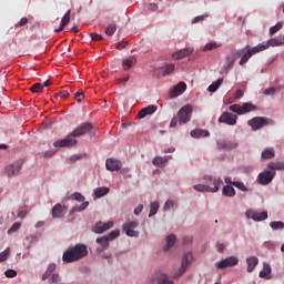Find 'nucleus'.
<instances>
[{
  "mask_svg": "<svg viewBox=\"0 0 284 284\" xmlns=\"http://www.w3.org/2000/svg\"><path fill=\"white\" fill-rule=\"evenodd\" d=\"M88 256V246L83 244H77L73 247H70L62 255L63 263H74L75 261H81Z\"/></svg>",
  "mask_w": 284,
  "mask_h": 284,
  "instance_id": "obj_1",
  "label": "nucleus"
},
{
  "mask_svg": "<svg viewBox=\"0 0 284 284\" xmlns=\"http://www.w3.org/2000/svg\"><path fill=\"white\" fill-rule=\"evenodd\" d=\"M192 110L193 109L190 104L182 106L178 112V116L172 118L170 128H176V125H185V123H190L192 119Z\"/></svg>",
  "mask_w": 284,
  "mask_h": 284,
  "instance_id": "obj_2",
  "label": "nucleus"
},
{
  "mask_svg": "<svg viewBox=\"0 0 284 284\" xmlns=\"http://www.w3.org/2000/svg\"><path fill=\"white\" fill-rule=\"evenodd\" d=\"M263 50H267V45L257 44L256 47H253L250 49V45H246L244 49H242V58L239 62L240 65H245L254 54H258V52H263Z\"/></svg>",
  "mask_w": 284,
  "mask_h": 284,
  "instance_id": "obj_3",
  "label": "nucleus"
},
{
  "mask_svg": "<svg viewBox=\"0 0 284 284\" xmlns=\"http://www.w3.org/2000/svg\"><path fill=\"white\" fill-rule=\"evenodd\" d=\"M54 270H57V264H49L45 273L42 275V281L49 278L50 284L59 283L61 277L57 273L53 274Z\"/></svg>",
  "mask_w": 284,
  "mask_h": 284,
  "instance_id": "obj_4",
  "label": "nucleus"
},
{
  "mask_svg": "<svg viewBox=\"0 0 284 284\" xmlns=\"http://www.w3.org/2000/svg\"><path fill=\"white\" fill-rule=\"evenodd\" d=\"M92 130H93L92 123L84 122V123H81L80 125H78L71 132V136H73V139H77L79 136H83V134H88V132H92Z\"/></svg>",
  "mask_w": 284,
  "mask_h": 284,
  "instance_id": "obj_5",
  "label": "nucleus"
},
{
  "mask_svg": "<svg viewBox=\"0 0 284 284\" xmlns=\"http://www.w3.org/2000/svg\"><path fill=\"white\" fill-rule=\"evenodd\" d=\"M192 263V253H185L182 257L180 270L173 275V278H181L187 271V266Z\"/></svg>",
  "mask_w": 284,
  "mask_h": 284,
  "instance_id": "obj_6",
  "label": "nucleus"
},
{
  "mask_svg": "<svg viewBox=\"0 0 284 284\" xmlns=\"http://www.w3.org/2000/svg\"><path fill=\"white\" fill-rule=\"evenodd\" d=\"M23 168V160H18L12 164H9L6 166L4 172L7 176L12 178L17 176L21 172V169Z\"/></svg>",
  "mask_w": 284,
  "mask_h": 284,
  "instance_id": "obj_7",
  "label": "nucleus"
},
{
  "mask_svg": "<svg viewBox=\"0 0 284 284\" xmlns=\"http://www.w3.org/2000/svg\"><path fill=\"white\" fill-rule=\"evenodd\" d=\"M206 181V185L207 187L211 189V193H216L219 191V187L221 185H223V179L221 178H216V176H212V175H207L204 178Z\"/></svg>",
  "mask_w": 284,
  "mask_h": 284,
  "instance_id": "obj_8",
  "label": "nucleus"
},
{
  "mask_svg": "<svg viewBox=\"0 0 284 284\" xmlns=\"http://www.w3.org/2000/svg\"><path fill=\"white\" fill-rule=\"evenodd\" d=\"M72 138V133H70L65 139L55 141L53 145L54 148H73V145H77L79 141Z\"/></svg>",
  "mask_w": 284,
  "mask_h": 284,
  "instance_id": "obj_9",
  "label": "nucleus"
},
{
  "mask_svg": "<svg viewBox=\"0 0 284 284\" xmlns=\"http://www.w3.org/2000/svg\"><path fill=\"white\" fill-rule=\"evenodd\" d=\"M274 176H276V171H264L258 174V181L261 185H270L274 181Z\"/></svg>",
  "mask_w": 284,
  "mask_h": 284,
  "instance_id": "obj_10",
  "label": "nucleus"
},
{
  "mask_svg": "<svg viewBox=\"0 0 284 284\" xmlns=\"http://www.w3.org/2000/svg\"><path fill=\"white\" fill-rule=\"evenodd\" d=\"M234 265H239V258L235 256H230L221 262L216 263L217 270H225L226 267H234Z\"/></svg>",
  "mask_w": 284,
  "mask_h": 284,
  "instance_id": "obj_11",
  "label": "nucleus"
},
{
  "mask_svg": "<svg viewBox=\"0 0 284 284\" xmlns=\"http://www.w3.org/2000/svg\"><path fill=\"white\" fill-rule=\"evenodd\" d=\"M105 168L109 172H119L123 168V163L120 160L109 158L105 161Z\"/></svg>",
  "mask_w": 284,
  "mask_h": 284,
  "instance_id": "obj_12",
  "label": "nucleus"
},
{
  "mask_svg": "<svg viewBox=\"0 0 284 284\" xmlns=\"http://www.w3.org/2000/svg\"><path fill=\"white\" fill-rule=\"evenodd\" d=\"M239 118L235 114H232L230 112H224L219 118V123H225L226 125H236V120Z\"/></svg>",
  "mask_w": 284,
  "mask_h": 284,
  "instance_id": "obj_13",
  "label": "nucleus"
},
{
  "mask_svg": "<svg viewBox=\"0 0 284 284\" xmlns=\"http://www.w3.org/2000/svg\"><path fill=\"white\" fill-rule=\"evenodd\" d=\"M246 215V219H252L253 221H266L267 219V212L264 211V212H256L254 210H248L246 211L245 213Z\"/></svg>",
  "mask_w": 284,
  "mask_h": 284,
  "instance_id": "obj_14",
  "label": "nucleus"
},
{
  "mask_svg": "<svg viewBox=\"0 0 284 284\" xmlns=\"http://www.w3.org/2000/svg\"><path fill=\"white\" fill-rule=\"evenodd\" d=\"M139 223L136 222H129L123 224V230L125 231L126 236L139 237V231L134 229L138 227Z\"/></svg>",
  "mask_w": 284,
  "mask_h": 284,
  "instance_id": "obj_15",
  "label": "nucleus"
},
{
  "mask_svg": "<svg viewBox=\"0 0 284 284\" xmlns=\"http://www.w3.org/2000/svg\"><path fill=\"white\" fill-rule=\"evenodd\" d=\"M248 125H251L253 130H261V128H265V125H267V119L261 116L253 118L248 121Z\"/></svg>",
  "mask_w": 284,
  "mask_h": 284,
  "instance_id": "obj_16",
  "label": "nucleus"
},
{
  "mask_svg": "<svg viewBox=\"0 0 284 284\" xmlns=\"http://www.w3.org/2000/svg\"><path fill=\"white\" fill-rule=\"evenodd\" d=\"M113 226H114V222L112 221L106 223L97 222L94 225L93 232H95V234H103V232H106V230H110Z\"/></svg>",
  "mask_w": 284,
  "mask_h": 284,
  "instance_id": "obj_17",
  "label": "nucleus"
},
{
  "mask_svg": "<svg viewBox=\"0 0 284 284\" xmlns=\"http://www.w3.org/2000/svg\"><path fill=\"white\" fill-rule=\"evenodd\" d=\"M185 90H187V84H185V82L178 83L170 92L171 98L175 99V97H181Z\"/></svg>",
  "mask_w": 284,
  "mask_h": 284,
  "instance_id": "obj_18",
  "label": "nucleus"
},
{
  "mask_svg": "<svg viewBox=\"0 0 284 284\" xmlns=\"http://www.w3.org/2000/svg\"><path fill=\"white\" fill-rule=\"evenodd\" d=\"M65 212H68V207L58 203L53 206L51 214L53 219H63V216L65 215Z\"/></svg>",
  "mask_w": 284,
  "mask_h": 284,
  "instance_id": "obj_19",
  "label": "nucleus"
},
{
  "mask_svg": "<svg viewBox=\"0 0 284 284\" xmlns=\"http://www.w3.org/2000/svg\"><path fill=\"white\" fill-rule=\"evenodd\" d=\"M239 143L230 140H220L217 141V148L219 150H235L237 148Z\"/></svg>",
  "mask_w": 284,
  "mask_h": 284,
  "instance_id": "obj_20",
  "label": "nucleus"
},
{
  "mask_svg": "<svg viewBox=\"0 0 284 284\" xmlns=\"http://www.w3.org/2000/svg\"><path fill=\"white\" fill-rule=\"evenodd\" d=\"M192 52H194V48H186V49L176 51L175 53L172 54V57L175 61H179L181 59H185V57H190Z\"/></svg>",
  "mask_w": 284,
  "mask_h": 284,
  "instance_id": "obj_21",
  "label": "nucleus"
},
{
  "mask_svg": "<svg viewBox=\"0 0 284 284\" xmlns=\"http://www.w3.org/2000/svg\"><path fill=\"white\" fill-rule=\"evenodd\" d=\"M155 112H156V105L151 104L146 108L141 109L138 113V118L145 119V116L150 114H154Z\"/></svg>",
  "mask_w": 284,
  "mask_h": 284,
  "instance_id": "obj_22",
  "label": "nucleus"
},
{
  "mask_svg": "<svg viewBox=\"0 0 284 284\" xmlns=\"http://www.w3.org/2000/svg\"><path fill=\"white\" fill-rule=\"evenodd\" d=\"M246 264H247V272H254V267L258 265V257L256 256H250L246 258Z\"/></svg>",
  "mask_w": 284,
  "mask_h": 284,
  "instance_id": "obj_23",
  "label": "nucleus"
},
{
  "mask_svg": "<svg viewBox=\"0 0 284 284\" xmlns=\"http://www.w3.org/2000/svg\"><path fill=\"white\" fill-rule=\"evenodd\" d=\"M191 136L193 139H203L205 136H210V131H205V130H202V129L192 130L191 131Z\"/></svg>",
  "mask_w": 284,
  "mask_h": 284,
  "instance_id": "obj_24",
  "label": "nucleus"
},
{
  "mask_svg": "<svg viewBox=\"0 0 284 284\" xmlns=\"http://www.w3.org/2000/svg\"><path fill=\"white\" fill-rule=\"evenodd\" d=\"M170 159H172V156H155L153 159V165H155L156 168H163V165H165V163H168V161H170Z\"/></svg>",
  "mask_w": 284,
  "mask_h": 284,
  "instance_id": "obj_25",
  "label": "nucleus"
},
{
  "mask_svg": "<svg viewBox=\"0 0 284 284\" xmlns=\"http://www.w3.org/2000/svg\"><path fill=\"white\" fill-rule=\"evenodd\" d=\"M272 274V266L270 264H263V271L260 272V278H272L270 275Z\"/></svg>",
  "mask_w": 284,
  "mask_h": 284,
  "instance_id": "obj_26",
  "label": "nucleus"
},
{
  "mask_svg": "<svg viewBox=\"0 0 284 284\" xmlns=\"http://www.w3.org/2000/svg\"><path fill=\"white\" fill-rule=\"evenodd\" d=\"M71 10H68L65 12V14L63 16L62 20H61V24H60V28L55 30L57 33L59 32H63V28L65 26H68V23H70V14H71Z\"/></svg>",
  "mask_w": 284,
  "mask_h": 284,
  "instance_id": "obj_27",
  "label": "nucleus"
},
{
  "mask_svg": "<svg viewBox=\"0 0 284 284\" xmlns=\"http://www.w3.org/2000/svg\"><path fill=\"white\" fill-rule=\"evenodd\" d=\"M222 193L224 196H236V190H234V187L232 185H225L222 190Z\"/></svg>",
  "mask_w": 284,
  "mask_h": 284,
  "instance_id": "obj_28",
  "label": "nucleus"
},
{
  "mask_svg": "<svg viewBox=\"0 0 284 284\" xmlns=\"http://www.w3.org/2000/svg\"><path fill=\"white\" fill-rule=\"evenodd\" d=\"M174 243H176V235L171 234L166 237V245L164 246V252H168L170 247H174Z\"/></svg>",
  "mask_w": 284,
  "mask_h": 284,
  "instance_id": "obj_29",
  "label": "nucleus"
},
{
  "mask_svg": "<svg viewBox=\"0 0 284 284\" xmlns=\"http://www.w3.org/2000/svg\"><path fill=\"white\" fill-rule=\"evenodd\" d=\"M274 156H276V152L274 151L273 148H268V149H265L263 152H262V159H274Z\"/></svg>",
  "mask_w": 284,
  "mask_h": 284,
  "instance_id": "obj_30",
  "label": "nucleus"
},
{
  "mask_svg": "<svg viewBox=\"0 0 284 284\" xmlns=\"http://www.w3.org/2000/svg\"><path fill=\"white\" fill-rule=\"evenodd\" d=\"M236 60L231 55V53L226 57V67L224 69V72L227 73L232 68H234V63Z\"/></svg>",
  "mask_w": 284,
  "mask_h": 284,
  "instance_id": "obj_31",
  "label": "nucleus"
},
{
  "mask_svg": "<svg viewBox=\"0 0 284 284\" xmlns=\"http://www.w3.org/2000/svg\"><path fill=\"white\" fill-rule=\"evenodd\" d=\"M135 64H136V59L129 58L122 62V68L123 70H130V68H132Z\"/></svg>",
  "mask_w": 284,
  "mask_h": 284,
  "instance_id": "obj_32",
  "label": "nucleus"
},
{
  "mask_svg": "<svg viewBox=\"0 0 284 284\" xmlns=\"http://www.w3.org/2000/svg\"><path fill=\"white\" fill-rule=\"evenodd\" d=\"M108 192H110V189L105 187V186L98 187L94 190V194H95L97 199H101V196H105V194H108Z\"/></svg>",
  "mask_w": 284,
  "mask_h": 284,
  "instance_id": "obj_33",
  "label": "nucleus"
},
{
  "mask_svg": "<svg viewBox=\"0 0 284 284\" xmlns=\"http://www.w3.org/2000/svg\"><path fill=\"white\" fill-rule=\"evenodd\" d=\"M221 85H223V78H220V79H217V81L213 82L209 87V92H216V90H219V88H221Z\"/></svg>",
  "mask_w": 284,
  "mask_h": 284,
  "instance_id": "obj_34",
  "label": "nucleus"
},
{
  "mask_svg": "<svg viewBox=\"0 0 284 284\" xmlns=\"http://www.w3.org/2000/svg\"><path fill=\"white\" fill-rule=\"evenodd\" d=\"M158 284H174V282L170 280L168 274L163 273L158 277Z\"/></svg>",
  "mask_w": 284,
  "mask_h": 284,
  "instance_id": "obj_35",
  "label": "nucleus"
},
{
  "mask_svg": "<svg viewBox=\"0 0 284 284\" xmlns=\"http://www.w3.org/2000/svg\"><path fill=\"white\" fill-rule=\"evenodd\" d=\"M262 45H267V48H270V45L272 48H276L278 45H284V42L276 38H273V39L268 40L266 44H262Z\"/></svg>",
  "mask_w": 284,
  "mask_h": 284,
  "instance_id": "obj_36",
  "label": "nucleus"
},
{
  "mask_svg": "<svg viewBox=\"0 0 284 284\" xmlns=\"http://www.w3.org/2000/svg\"><path fill=\"white\" fill-rule=\"evenodd\" d=\"M268 170H283L284 171V162H271V163H268Z\"/></svg>",
  "mask_w": 284,
  "mask_h": 284,
  "instance_id": "obj_37",
  "label": "nucleus"
},
{
  "mask_svg": "<svg viewBox=\"0 0 284 284\" xmlns=\"http://www.w3.org/2000/svg\"><path fill=\"white\" fill-rule=\"evenodd\" d=\"M193 190H195V192H210L212 191L211 187L207 186V184H196L193 186Z\"/></svg>",
  "mask_w": 284,
  "mask_h": 284,
  "instance_id": "obj_38",
  "label": "nucleus"
},
{
  "mask_svg": "<svg viewBox=\"0 0 284 284\" xmlns=\"http://www.w3.org/2000/svg\"><path fill=\"white\" fill-rule=\"evenodd\" d=\"M70 199L73 200V201H78L79 203H83V201H85V196H83L79 192L72 193Z\"/></svg>",
  "mask_w": 284,
  "mask_h": 284,
  "instance_id": "obj_39",
  "label": "nucleus"
},
{
  "mask_svg": "<svg viewBox=\"0 0 284 284\" xmlns=\"http://www.w3.org/2000/svg\"><path fill=\"white\" fill-rule=\"evenodd\" d=\"M272 230H284V223L282 221H274L270 223Z\"/></svg>",
  "mask_w": 284,
  "mask_h": 284,
  "instance_id": "obj_40",
  "label": "nucleus"
},
{
  "mask_svg": "<svg viewBox=\"0 0 284 284\" xmlns=\"http://www.w3.org/2000/svg\"><path fill=\"white\" fill-rule=\"evenodd\" d=\"M156 212H159V202H152L149 216L150 217L154 216V214H156Z\"/></svg>",
  "mask_w": 284,
  "mask_h": 284,
  "instance_id": "obj_41",
  "label": "nucleus"
},
{
  "mask_svg": "<svg viewBox=\"0 0 284 284\" xmlns=\"http://www.w3.org/2000/svg\"><path fill=\"white\" fill-rule=\"evenodd\" d=\"M176 69V65L174 64H166L165 69H164V73L163 77H168V74H172V72H174V70Z\"/></svg>",
  "mask_w": 284,
  "mask_h": 284,
  "instance_id": "obj_42",
  "label": "nucleus"
},
{
  "mask_svg": "<svg viewBox=\"0 0 284 284\" xmlns=\"http://www.w3.org/2000/svg\"><path fill=\"white\" fill-rule=\"evenodd\" d=\"M31 92L33 93H39V92H43V84L41 83H34L31 88H30Z\"/></svg>",
  "mask_w": 284,
  "mask_h": 284,
  "instance_id": "obj_43",
  "label": "nucleus"
},
{
  "mask_svg": "<svg viewBox=\"0 0 284 284\" xmlns=\"http://www.w3.org/2000/svg\"><path fill=\"white\" fill-rule=\"evenodd\" d=\"M283 28V22H277L275 26L270 28V34H276V32H278V30H281Z\"/></svg>",
  "mask_w": 284,
  "mask_h": 284,
  "instance_id": "obj_44",
  "label": "nucleus"
},
{
  "mask_svg": "<svg viewBox=\"0 0 284 284\" xmlns=\"http://www.w3.org/2000/svg\"><path fill=\"white\" fill-rule=\"evenodd\" d=\"M89 205H90V202H83L80 206L73 207L72 212H83L88 210Z\"/></svg>",
  "mask_w": 284,
  "mask_h": 284,
  "instance_id": "obj_45",
  "label": "nucleus"
},
{
  "mask_svg": "<svg viewBox=\"0 0 284 284\" xmlns=\"http://www.w3.org/2000/svg\"><path fill=\"white\" fill-rule=\"evenodd\" d=\"M110 240L108 239V235L97 239V243H100L102 247H108Z\"/></svg>",
  "mask_w": 284,
  "mask_h": 284,
  "instance_id": "obj_46",
  "label": "nucleus"
},
{
  "mask_svg": "<svg viewBox=\"0 0 284 284\" xmlns=\"http://www.w3.org/2000/svg\"><path fill=\"white\" fill-rule=\"evenodd\" d=\"M74 99L78 103H81L85 99V93H83V90H80L74 93Z\"/></svg>",
  "mask_w": 284,
  "mask_h": 284,
  "instance_id": "obj_47",
  "label": "nucleus"
},
{
  "mask_svg": "<svg viewBox=\"0 0 284 284\" xmlns=\"http://www.w3.org/2000/svg\"><path fill=\"white\" fill-rule=\"evenodd\" d=\"M8 256H10V247H7L3 252L0 253V263L7 261Z\"/></svg>",
  "mask_w": 284,
  "mask_h": 284,
  "instance_id": "obj_48",
  "label": "nucleus"
},
{
  "mask_svg": "<svg viewBox=\"0 0 284 284\" xmlns=\"http://www.w3.org/2000/svg\"><path fill=\"white\" fill-rule=\"evenodd\" d=\"M114 32H116V24H110L105 29V34H108V37H112L114 34Z\"/></svg>",
  "mask_w": 284,
  "mask_h": 284,
  "instance_id": "obj_49",
  "label": "nucleus"
},
{
  "mask_svg": "<svg viewBox=\"0 0 284 284\" xmlns=\"http://www.w3.org/2000/svg\"><path fill=\"white\" fill-rule=\"evenodd\" d=\"M243 54V49L231 51L230 55L236 61V59H241Z\"/></svg>",
  "mask_w": 284,
  "mask_h": 284,
  "instance_id": "obj_50",
  "label": "nucleus"
},
{
  "mask_svg": "<svg viewBox=\"0 0 284 284\" xmlns=\"http://www.w3.org/2000/svg\"><path fill=\"white\" fill-rule=\"evenodd\" d=\"M252 108H254V105H252V103L246 102L244 103L241 109H242V114H245V112H252Z\"/></svg>",
  "mask_w": 284,
  "mask_h": 284,
  "instance_id": "obj_51",
  "label": "nucleus"
},
{
  "mask_svg": "<svg viewBox=\"0 0 284 284\" xmlns=\"http://www.w3.org/2000/svg\"><path fill=\"white\" fill-rule=\"evenodd\" d=\"M21 229L20 222H14L13 225L8 230V234H12V232H19Z\"/></svg>",
  "mask_w": 284,
  "mask_h": 284,
  "instance_id": "obj_52",
  "label": "nucleus"
},
{
  "mask_svg": "<svg viewBox=\"0 0 284 284\" xmlns=\"http://www.w3.org/2000/svg\"><path fill=\"white\" fill-rule=\"evenodd\" d=\"M229 110H231V112H235L236 114H243L241 105H239V104H233V105L229 106Z\"/></svg>",
  "mask_w": 284,
  "mask_h": 284,
  "instance_id": "obj_53",
  "label": "nucleus"
},
{
  "mask_svg": "<svg viewBox=\"0 0 284 284\" xmlns=\"http://www.w3.org/2000/svg\"><path fill=\"white\" fill-rule=\"evenodd\" d=\"M216 48H219V44H216V42H210L204 45V51L207 52L210 50H216Z\"/></svg>",
  "mask_w": 284,
  "mask_h": 284,
  "instance_id": "obj_54",
  "label": "nucleus"
},
{
  "mask_svg": "<svg viewBox=\"0 0 284 284\" xmlns=\"http://www.w3.org/2000/svg\"><path fill=\"white\" fill-rule=\"evenodd\" d=\"M234 187L241 190L242 192H247V186L243 182H233Z\"/></svg>",
  "mask_w": 284,
  "mask_h": 284,
  "instance_id": "obj_55",
  "label": "nucleus"
},
{
  "mask_svg": "<svg viewBox=\"0 0 284 284\" xmlns=\"http://www.w3.org/2000/svg\"><path fill=\"white\" fill-rule=\"evenodd\" d=\"M263 94H265L266 97H272V95L276 94V88L271 87L268 89H265L263 91Z\"/></svg>",
  "mask_w": 284,
  "mask_h": 284,
  "instance_id": "obj_56",
  "label": "nucleus"
},
{
  "mask_svg": "<svg viewBox=\"0 0 284 284\" xmlns=\"http://www.w3.org/2000/svg\"><path fill=\"white\" fill-rule=\"evenodd\" d=\"M120 232L119 231H112L111 233H109L106 235V239H109V241H114V239H116L119 236Z\"/></svg>",
  "mask_w": 284,
  "mask_h": 284,
  "instance_id": "obj_57",
  "label": "nucleus"
},
{
  "mask_svg": "<svg viewBox=\"0 0 284 284\" xmlns=\"http://www.w3.org/2000/svg\"><path fill=\"white\" fill-rule=\"evenodd\" d=\"M4 275L7 276V278H14V276H17V271H14V270H7Z\"/></svg>",
  "mask_w": 284,
  "mask_h": 284,
  "instance_id": "obj_58",
  "label": "nucleus"
},
{
  "mask_svg": "<svg viewBox=\"0 0 284 284\" xmlns=\"http://www.w3.org/2000/svg\"><path fill=\"white\" fill-rule=\"evenodd\" d=\"M90 38L92 39V41H103V36L98 33H90Z\"/></svg>",
  "mask_w": 284,
  "mask_h": 284,
  "instance_id": "obj_59",
  "label": "nucleus"
},
{
  "mask_svg": "<svg viewBox=\"0 0 284 284\" xmlns=\"http://www.w3.org/2000/svg\"><path fill=\"white\" fill-rule=\"evenodd\" d=\"M170 207H174V202L172 200H168L164 204V210L168 211Z\"/></svg>",
  "mask_w": 284,
  "mask_h": 284,
  "instance_id": "obj_60",
  "label": "nucleus"
},
{
  "mask_svg": "<svg viewBox=\"0 0 284 284\" xmlns=\"http://www.w3.org/2000/svg\"><path fill=\"white\" fill-rule=\"evenodd\" d=\"M130 81V75H124L118 79V83H128Z\"/></svg>",
  "mask_w": 284,
  "mask_h": 284,
  "instance_id": "obj_61",
  "label": "nucleus"
},
{
  "mask_svg": "<svg viewBox=\"0 0 284 284\" xmlns=\"http://www.w3.org/2000/svg\"><path fill=\"white\" fill-rule=\"evenodd\" d=\"M141 212H143V204H140L138 205L135 209H134V214L136 216H139V214H141Z\"/></svg>",
  "mask_w": 284,
  "mask_h": 284,
  "instance_id": "obj_62",
  "label": "nucleus"
},
{
  "mask_svg": "<svg viewBox=\"0 0 284 284\" xmlns=\"http://www.w3.org/2000/svg\"><path fill=\"white\" fill-rule=\"evenodd\" d=\"M18 216H19V219H26V216H28V211H26V210H20V211L18 212Z\"/></svg>",
  "mask_w": 284,
  "mask_h": 284,
  "instance_id": "obj_63",
  "label": "nucleus"
},
{
  "mask_svg": "<svg viewBox=\"0 0 284 284\" xmlns=\"http://www.w3.org/2000/svg\"><path fill=\"white\" fill-rule=\"evenodd\" d=\"M126 45H128V42L122 41V42H119V43L116 44V49H118V50H123V48H126Z\"/></svg>",
  "mask_w": 284,
  "mask_h": 284,
  "instance_id": "obj_64",
  "label": "nucleus"
}]
</instances>
